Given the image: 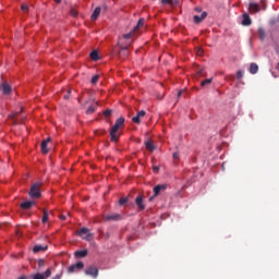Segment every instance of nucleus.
<instances>
[{
  "label": "nucleus",
  "instance_id": "f257e3e1",
  "mask_svg": "<svg viewBox=\"0 0 279 279\" xmlns=\"http://www.w3.org/2000/svg\"><path fill=\"white\" fill-rule=\"evenodd\" d=\"M43 186L41 182H36L31 186L28 192L29 197L33 199H38L41 197L43 193L40 192V187Z\"/></svg>",
  "mask_w": 279,
  "mask_h": 279
},
{
  "label": "nucleus",
  "instance_id": "f03ea898",
  "mask_svg": "<svg viewBox=\"0 0 279 279\" xmlns=\"http://www.w3.org/2000/svg\"><path fill=\"white\" fill-rule=\"evenodd\" d=\"M84 269V264L82 262H77L68 267V274H75V271H82Z\"/></svg>",
  "mask_w": 279,
  "mask_h": 279
},
{
  "label": "nucleus",
  "instance_id": "7ed1b4c3",
  "mask_svg": "<svg viewBox=\"0 0 279 279\" xmlns=\"http://www.w3.org/2000/svg\"><path fill=\"white\" fill-rule=\"evenodd\" d=\"M85 275L86 276H90L92 278H98L99 277V268L95 267V266H89L87 267V269L85 270Z\"/></svg>",
  "mask_w": 279,
  "mask_h": 279
},
{
  "label": "nucleus",
  "instance_id": "20e7f679",
  "mask_svg": "<svg viewBox=\"0 0 279 279\" xmlns=\"http://www.w3.org/2000/svg\"><path fill=\"white\" fill-rule=\"evenodd\" d=\"M119 130H121V126L114 123L110 131V138L112 143H117V141H119V135H117V132H119Z\"/></svg>",
  "mask_w": 279,
  "mask_h": 279
},
{
  "label": "nucleus",
  "instance_id": "39448f33",
  "mask_svg": "<svg viewBox=\"0 0 279 279\" xmlns=\"http://www.w3.org/2000/svg\"><path fill=\"white\" fill-rule=\"evenodd\" d=\"M78 236H81V239H85V241H90L93 239V233L88 231V228H82L78 231Z\"/></svg>",
  "mask_w": 279,
  "mask_h": 279
},
{
  "label": "nucleus",
  "instance_id": "423d86ee",
  "mask_svg": "<svg viewBox=\"0 0 279 279\" xmlns=\"http://www.w3.org/2000/svg\"><path fill=\"white\" fill-rule=\"evenodd\" d=\"M161 191H167V184H158L154 187V195L149 199H154V197H158Z\"/></svg>",
  "mask_w": 279,
  "mask_h": 279
},
{
  "label": "nucleus",
  "instance_id": "0eeeda50",
  "mask_svg": "<svg viewBox=\"0 0 279 279\" xmlns=\"http://www.w3.org/2000/svg\"><path fill=\"white\" fill-rule=\"evenodd\" d=\"M33 279H47L51 278V269H47L44 274L37 272L35 275H32Z\"/></svg>",
  "mask_w": 279,
  "mask_h": 279
},
{
  "label": "nucleus",
  "instance_id": "6e6552de",
  "mask_svg": "<svg viewBox=\"0 0 279 279\" xmlns=\"http://www.w3.org/2000/svg\"><path fill=\"white\" fill-rule=\"evenodd\" d=\"M0 90H2L3 95H10L12 93V87L7 82L2 83L0 86Z\"/></svg>",
  "mask_w": 279,
  "mask_h": 279
},
{
  "label": "nucleus",
  "instance_id": "1a4fd4ad",
  "mask_svg": "<svg viewBox=\"0 0 279 279\" xmlns=\"http://www.w3.org/2000/svg\"><path fill=\"white\" fill-rule=\"evenodd\" d=\"M130 56V51H128V48H122L120 51H118V58L119 60H125Z\"/></svg>",
  "mask_w": 279,
  "mask_h": 279
},
{
  "label": "nucleus",
  "instance_id": "9d476101",
  "mask_svg": "<svg viewBox=\"0 0 279 279\" xmlns=\"http://www.w3.org/2000/svg\"><path fill=\"white\" fill-rule=\"evenodd\" d=\"M248 11L251 12V14H256L257 12H260V8L257 3L251 2L248 4Z\"/></svg>",
  "mask_w": 279,
  "mask_h": 279
},
{
  "label": "nucleus",
  "instance_id": "9b49d317",
  "mask_svg": "<svg viewBox=\"0 0 279 279\" xmlns=\"http://www.w3.org/2000/svg\"><path fill=\"white\" fill-rule=\"evenodd\" d=\"M105 219L106 221H121V215L119 214L107 215Z\"/></svg>",
  "mask_w": 279,
  "mask_h": 279
},
{
  "label": "nucleus",
  "instance_id": "f8f14e48",
  "mask_svg": "<svg viewBox=\"0 0 279 279\" xmlns=\"http://www.w3.org/2000/svg\"><path fill=\"white\" fill-rule=\"evenodd\" d=\"M242 25H244V27H247L250 25H252V19L250 17V15L247 13H244L242 15Z\"/></svg>",
  "mask_w": 279,
  "mask_h": 279
},
{
  "label": "nucleus",
  "instance_id": "ddd939ff",
  "mask_svg": "<svg viewBox=\"0 0 279 279\" xmlns=\"http://www.w3.org/2000/svg\"><path fill=\"white\" fill-rule=\"evenodd\" d=\"M146 112L145 110H141L135 117L132 118L133 123H141V119L145 117Z\"/></svg>",
  "mask_w": 279,
  "mask_h": 279
},
{
  "label": "nucleus",
  "instance_id": "4468645a",
  "mask_svg": "<svg viewBox=\"0 0 279 279\" xmlns=\"http://www.w3.org/2000/svg\"><path fill=\"white\" fill-rule=\"evenodd\" d=\"M49 143H51V137H48L41 142V153L49 154V148H47V144Z\"/></svg>",
  "mask_w": 279,
  "mask_h": 279
},
{
  "label": "nucleus",
  "instance_id": "2eb2a0df",
  "mask_svg": "<svg viewBox=\"0 0 279 279\" xmlns=\"http://www.w3.org/2000/svg\"><path fill=\"white\" fill-rule=\"evenodd\" d=\"M34 204H36V202H34V201H26V202H23V203H21V208L23 209V210H29V208H32V206H34Z\"/></svg>",
  "mask_w": 279,
  "mask_h": 279
},
{
  "label": "nucleus",
  "instance_id": "dca6fc26",
  "mask_svg": "<svg viewBox=\"0 0 279 279\" xmlns=\"http://www.w3.org/2000/svg\"><path fill=\"white\" fill-rule=\"evenodd\" d=\"M135 204H136L138 210H145V204L143 203V196H141V195L137 196L135 198Z\"/></svg>",
  "mask_w": 279,
  "mask_h": 279
},
{
  "label": "nucleus",
  "instance_id": "f3484780",
  "mask_svg": "<svg viewBox=\"0 0 279 279\" xmlns=\"http://www.w3.org/2000/svg\"><path fill=\"white\" fill-rule=\"evenodd\" d=\"M74 256L76 258H86V256H88V250H83V251H76L74 253Z\"/></svg>",
  "mask_w": 279,
  "mask_h": 279
},
{
  "label": "nucleus",
  "instance_id": "a211bd4d",
  "mask_svg": "<svg viewBox=\"0 0 279 279\" xmlns=\"http://www.w3.org/2000/svg\"><path fill=\"white\" fill-rule=\"evenodd\" d=\"M99 14H101V8L97 7L94 12L92 13V21H97V19H99Z\"/></svg>",
  "mask_w": 279,
  "mask_h": 279
},
{
  "label": "nucleus",
  "instance_id": "6ab92c4d",
  "mask_svg": "<svg viewBox=\"0 0 279 279\" xmlns=\"http://www.w3.org/2000/svg\"><path fill=\"white\" fill-rule=\"evenodd\" d=\"M206 16V12H203L201 15H194V23H202Z\"/></svg>",
  "mask_w": 279,
  "mask_h": 279
},
{
  "label": "nucleus",
  "instance_id": "aec40b11",
  "mask_svg": "<svg viewBox=\"0 0 279 279\" xmlns=\"http://www.w3.org/2000/svg\"><path fill=\"white\" fill-rule=\"evenodd\" d=\"M143 25H145V19H140L136 26L133 28V32L138 34V31L141 29V27H143Z\"/></svg>",
  "mask_w": 279,
  "mask_h": 279
},
{
  "label": "nucleus",
  "instance_id": "412c9836",
  "mask_svg": "<svg viewBox=\"0 0 279 279\" xmlns=\"http://www.w3.org/2000/svg\"><path fill=\"white\" fill-rule=\"evenodd\" d=\"M250 73H251L252 75H256V73H258V64H256V63H251Z\"/></svg>",
  "mask_w": 279,
  "mask_h": 279
},
{
  "label": "nucleus",
  "instance_id": "4be33fe9",
  "mask_svg": "<svg viewBox=\"0 0 279 279\" xmlns=\"http://www.w3.org/2000/svg\"><path fill=\"white\" fill-rule=\"evenodd\" d=\"M147 151H154L156 149V146H154V144L150 141H147L144 143Z\"/></svg>",
  "mask_w": 279,
  "mask_h": 279
},
{
  "label": "nucleus",
  "instance_id": "5701e85b",
  "mask_svg": "<svg viewBox=\"0 0 279 279\" xmlns=\"http://www.w3.org/2000/svg\"><path fill=\"white\" fill-rule=\"evenodd\" d=\"M47 250V246H43V245H35L34 247H33V252L35 253V254H37V252H45Z\"/></svg>",
  "mask_w": 279,
  "mask_h": 279
},
{
  "label": "nucleus",
  "instance_id": "b1692460",
  "mask_svg": "<svg viewBox=\"0 0 279 279\" xmlns=\"http://www.w3.org/2000/svg\"><path fill=\"white\" fill-rule=\"evenodd\" d=\"M116 125H118L119 128H123V125H125V118L120 117L116 120Z\"/></svg>",
  "mask_w": 279,
  "mask_h": 279
},
{
  "label": "nucleus",
  "instance_id": "393cba45",
  "mask_svg": "<svg viewBox=\"0 0 279 279\" xmlns=\"http://www.w3.org/2000/svg\"><path fill=\"white\" fill-rule=\"evenodd\" d=\"M89 56L92 60H94V62H97V60H99V52H97V50L92 51Z\"/></svg>",
  "mask_w": 279,
  "mask_h": 279
},
{
  "label": "nucleus",
  "instance_id": "a878e982",
  "mask_svg": "<svg viewBox=\"0 0 279 279\" xmlns=\"http://www.w3.org/2000/svg\"><path fill=\"white\" fill-rule=\"evenodd\" d=\"M44 215L41 218L43 223H47V221H49V213L47 211V209L43 210Z\"/></svg>",
  "mask_w": 279,
  "mask_h": 279
},
{
  "label": "nucleus",
  "instance_id": "bb28decb",
  "mask_svg": "<svg viewBox=\"0 0 279 279\" xmlns=\"http://www.w3.org/2000/svg\"><path fill=\"white\" fill-rule=\"evenodd\" d=\"M136 34H138V33L134 32V29H133L130 33L124 34L123 38H125V40H130V38H132V36H135Z\"/></svg>",
  "mask_w": 279,
  "mask_h": 279
},
{
  "label": "nucleus",
  "instance_id": "cd10ccee",
  "mask_svg": "<svg viewBox=\"0 0 279 279\" xmlns=\"http://www.w3.org/2000/svg\"><path fill=\"white\" fill-rule=\"evenodd\" d=\"M97 110V106H89L86 110V114H93Z\"/></svg>",
  "mask_w": 279,
  "mask_h": 279
},
{
  "label": "nucleus",
  "instance_id": "c85d7f7f",
  "mask_svg": "<svg viewBox=\"0 0 279 279\" xmlns=\"http://www.w3.org/2000/svg\"><path fill=\"white\" fill-rule=\"evenodd\" d=\"M78 12H77V10H75V9H70V15H72V17L73 19H77V16H78Z\"/></svg>",
  "mask_w": 279,
  "mask_h": 279
},
{
  "label": "nucleus",
  "instance_id": "c756f323",
  "mask_svg": "<svg viewBox=\"0 0 279 279\" xmlns=\"http://www.w3.org/2000/svg\"><path fill=\"white\" fill-rule=\"evenodd\" d=\"M211 82H213V78H206L205 81H203V82L201 83V86H206V85H208V84H211Z\"/></svg>",
  "mask_w": 279,
  "mask_h": 279
},
{
  "label": "nucleus",
  "instance_id": "7c9ffc66",
  "mask_svg": "<svg viewBox=\"0 0 279 279\" xmlns=\"http://www.w3.org/2000/svg\"><path fill=\"white\" fill-rule=\"evenodd\" d=\"M258 34H259L260 39L264 40V38H265V29L259 28L258 29Z\"/></svg>",
  "mask_w": 279,
  "mask_h": 279
},
{
  "label": "nucleus",
  "instance_id": "2f4dec72",
  "mask_svg": "<svg viewBox=\"0 0 279 279\" xmlns=\"http://www.w3.org/2000/svg\"><path fill=\"white\" fill-rule=\"evenodd\" d=\"M97 82H99V75H94L92 77V84H97Z\"/></svg>",
  "mask_w": 279,
  "mask_h": 279
},
{
  "label": "nucleus",
  "instance_id": "473e14b6",
  "mask_svg": "<svg viewBox=\"0 0 279 279\" xmlns=\"http://www.w3.org/2000/svg\"><path fill=\"white\" fill-rule=\"evenodd\" d=\"M123 204H128V198H126V197L120 198L119 205H120V206H123Z\"/></svg>",
  "mask_w": 279,
  "mask_h": 279
},
{
  "label": "nucleus",
  "instance_id": "72a5a7b5",
  "mask_svg": "<svg viewBox=\"0 0 279 279\" xmlns=\"http://www.w3.org/2000/svg\"><path fill=\"white\" fill-rule=\"evenodd\" d=\"M21 10H22L23 12H29V7H27V4H22V5H21Z\"/></svg>",
  "mask_w": 279,
  "mask_h": 279
},
{
  "label": "nucleus",
  "instance_id": "f704fd0d",
  "mask_svg": "<svg viewBox=\"0 0 279 279\" xmlns=\"http://www.w3.org/2000/svg\"><path fill=\"white\" fill-rule=\"evenodd\" d=\"M236 78L238 80H242L243 78V71L242 70L238 71Z\"/></svg>",
  "mask_w": 279,
  "mask_h": 279
},
{
  "label": "nucleus",
  "instance_id": "c9c22d12",
  "mask_svg": "<svg viewBox=\"0 0 279 279\" xmlns=\"http://www.w3.org/2000/svg\"><path fill=\"white\" fill-rule=\"evenodd\" d=\"M110 114H112V109L105 110V112H104L105 117H110Z\"/></svg>",
  "mask_w": 279,
  "mask_h": 279
},
{
  "label": "nucleus",
  "instance_id": "e433bc0d",
  "mask_svg": "<svg viewBox=\"0 0 279 279\" xmlns=\"http://www.w3.org/2000/svg\"><path fill=\"white\" fill-rule=\"evenodd\" d=\"M16 114H19V112L11 113L10 119H12L13 121H16Z\"/></svg>",
  "mask_w": 279,
  "mask_h": 279
},
{
  "label": "nucleus",
  "instance_id": "4c0bfd02",
  "mask_svg": "<svg viewBox=\"0 0 279 279\" xmlns=\"http://www.w3.org/2000/svg\"><path fill=\"white\" fill-rule=\"evenodd\" d=\"M69 97H71V89L63 96V99H69Z\"/></svg>",
  "mask_w": 279,
  "mask_h": 279
},
{
  "label": "nucleus",
  "instance_id": "58836bf2",
  "mask_svg": "<svg viewBox=\"0 0 279 279\" xmlns=\"http://www.w3.org/2000/svg\"><path fill=\"white\" fill-rule=\"evenodd\" d=\"M45 259H38V267H44Z\"/></svg>",
  "mask_w": 279,
  "mask_h": 279
},
{
  "label": "nucleus",
  "instance_id": "ea45409f",
  "mask_svg": "<svg viewBox=\"0 0 279 279\" xmlns=\"http://www.w3.org/2000/svg\"><path fill=\"white\" fill-rule=\"evenodd\" d=\"M153 171H154L155 173H158V172L160 171V167L155 166V167L153 168Z\"/></svg>",
  "mask_w": 279,
  "mask_h": 279
},
{
  "label": "nucleus",
  "instance_id": "a19ab883",
  "mask_svg": "<svg viewBox=\"0 0 279 279\" xmlns=\"http://www.w3.org/2000/svg\"><path fill=\"white\" fill-rule=\"evenodd\" d=\"M59 219H61V221H66V216L65 215H60Z\"/></svg>",
  "mask_w": 279,
  "mask_h": 279
},
{
  "label": "nucleus",
  "instance_id": "79ce46f5",
  "mask_svg": "<svg viewBox=\"0 0 279 279\" xmlns=\"http://www.w3.org/2000/svg\"><path fill=\"white\" fill-rule=\"evenodd\" d=\"M162 5H167V3H171V0H161Z\"/></svg>",
  "mask_w": 279,
  "mask_h": 279
},
{
  "label": "nucleus",
  "instance_id": "37998d69",
  "mask_svg": "<svg viewBox=\"0 0 279 279\" xmlns=\"http://www.w3.org/2000/svg\"><path fill=\"white\" fill-rule=\"evenodd\" d=\"M202 53H204V50H202L201 48L197 50V56H202Z\"/></svg>",
  "mask_w": 279,
  "mask_h": 279
},
{
  "label": "nucleus",
  "instance_id": "c03bdc74",
  "mask_svg": "<svg viewBox=\"0 0 279 279\" xmlns=\"http://www.w3.org/2000/svg\"><path fill=\"white\" fill-rule=\"evenodd\" d=\"M173 158L178 159V158H180V155L178 153H173Z\"/></svg>",
  "mask_w": 279,
  "mask_h": 279
},
{
  "label": "nucleus",
  "instance_id": "a18cd8bd",
  "mask_svg": "<svg viewBox=\"0 0 279 279\" xmlns=\"http://www.w3.org/2000/svg\"><path fill=\"white\" fill-rule=\"evenodd\" d=\"M178 97H181L182 96V90L178 92Z\"/></svg>",
  "mask_w": 279,
  "mask_h": 279
},
{
  "label": "nucleus",
  "instance_id": "49530a36",
  "mask_svg": "<svg viewBox=\"0 0 279 279\" xmlns=\"http://www.w3.org/2000/svg\"><path fill=\"white\" fill-rule=\"evenodd\" d=\"M19 279H28L27 276H22Z\"/></svg>",
  "mask_w": 279,
  "mask_h": 279
},
{
  "label": "nucleus",
  "instance_id": "de8ad7c7",
  "mask_svg": "<svg viewBox=\"0 0 279 279\" xmlns=\"http://www.w3.org/2000/svg\"><path fill=\"white\" fill-rule=\"evenodd\" d=\"M56 3H62V0H54Z\"/></svg>",
  "mask_w": 279,
  "mask_h": 279
},
{
  "label": "nucleus",
  "instance_id": "09e8293b",
  "mask_svg": "<svg viewBox=\"0 0 279 279\" xmlns=\"http://www.w3.org/2000/svg\"><path fill=\"white\" fill-rule=\"evenodd\" d=\"M199 74L203 75V74H204V70H201V71H199Z\"/></svg>",
  "mask_w": 279,
  "mask_h": 279
},
{
  "label": "nucleus",
  "instance_id": "8fccbe9b",
  "mask_svg": "<svg viewBox=\"0 0 279 279\" xmlns=\"http://www.w3.org/2000/svg\"><path fill=\"white\" fill-rule=\"evenodd\" d=\"M277 71H279V62H278V64H277Z\"/></svg>",
  "mask_w": 279,
  "mask_h": 279
},
{
  "label": "nucleus",
  "instance_id": "3c124183",
  "mask_svg": "<svg viewBox=\"0 0 279 279\" xmlns=\"http://www.w3.org/2000/svg\"><path fill=\"white\" fill-rule=\"evenodd\" d=\"M19 112H23V109H21Z\"/></svg>",
  "mask_w": 279,
  "mask_h": 279
},
{
  "label": "nucleus",
  "instance_id": "603ef678",
  "mask_svg": "<svg viewBox=\"0 0 279 279\" xmlns=\"http://www.w3.org/2000/svg\"><path fill=\"white\" fill-rule=\"evenodd\" d=\"M110 235H107V239L109 238Z\"/></svg>",
  "mask_w": 279,
  "mask_h": 279
}]
</instances>
